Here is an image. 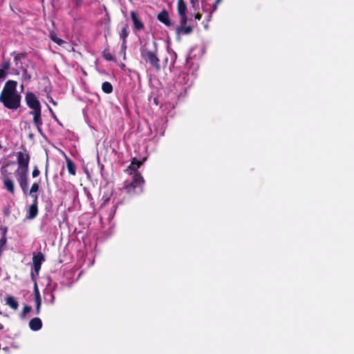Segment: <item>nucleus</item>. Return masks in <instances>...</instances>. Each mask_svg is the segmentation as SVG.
I'll use <instances>...</instances> for the list:
<instances>
[{
	"mask_svg": "<svg viewBox=\"0 0 354 354\" xmlns=\"http://www.w3.org/2000/svg\"><path fill=\"white\" fill-rule=\"evenodd\" d=\"M154 48L149 49L147 44L141 46L140 47V56L142 59L146 62L149 63L151 67L156 69V71H160V59L157 56V46L156 43L154 41Z\"/></svg>",
	"mask_w": 354,
	"mask_h": 354,
	"instance_id": "obj_2",
	"label": "nucleus"
},
{
	"mask_svg": "<svg viewBox=\"0 0 354 354\" xmlns=\"http://www.w3.org/2000/svg\"><path fill=\"white\" fill-rule=\"evenodd\" d=\"M12 54H15L14 61L15 62L16 66L19 64V62H20L21 59H24L27 56L26 53H16V52H13Z\"/></svg>",
	"mask_w": 354,
	"mask_h": 354,
	"instance_id": "obj_23",
	"label": "nucleus"
},
{
	"mask_svg": "<svg viewBox=\"0 0 354 354\" xmlns=\"http://www.w3.org/2000/svg\"><path fill=\"white\" fill-rule=\"evenodd\" d=\"M3 187L11 194L14 195L15 189L13 180L8 176H5L3 178Z\"/></svg>",
	"mask_w": 354,
	"mask_h": 354,
	"instance_id": "obj_12",
	"label": "nucleus"
},
{
	"mask_svg": "<svg viewBox=\"0 0 354 354\" xmlns=\"http://www.w3.org/2000/svg\"><path fill=\"white\" fill-rule=\"evenodd\" d=\"M29 327L33 331L39 330L42 327V322L40 318L35 317L30 320Z\"/></svg>",
	"mask_w": 354,
	"mask_h": 354,
	"instance_id": "obj_13",
	"label": "nucleus"
},
{
	"mask_svg": "<svg viewBox=\"0 0 354 354\" xmlns=\"http://www.w3.org/2000/svg\"><path fill=\"white\" fill-rule=\"evenodd\" d=\"M102 89L104 93L109 94L113 91V86L110 82H104L102 83Z\"/></svg>",
	"mask_w": 354,
	"mask_h": 354,
	"instance_id": "obj_20",
	"label": "nucleus"
},
{
	"mask_svg": "<svg viewBox=\"0 0 354 354\" xmlns=\"http://www.w3.org/2000/svg\"><path fill=\"white\" fill-rule=\"evenodd\" d=\"M49 111H50V113H51L52 117H53L55 120H57V116L55 115V113L53 112V111L52 110V109H50V107H49Z\"/></svg>",
	"mask_w": 354,
	"mask_h": 354,
	"instance_id": "obj_36",
	"label": "nucleus"
},
{
	"mask_svg": "<svg viewBox=\"0 0 354 354\" xmlns=\"http://www.w3.org/2000/svg\"><path fill=\"white\" fill-rule=\"evenodd\" d=\"M202 17V15L200 13H197L195 15V19L200 20Z\"/></svg>",
	"mask_w": 354,
	"mask_h": 354,
	"instance_id": "obj_39",
	"label": "nucleus"
},
{
	"mask_svg": "<svg viewBox=\"0 0 354 354\" xmlns=\"http://www.w3.org/2000/svg\"><path fill=\"white\" fill-rule=\"evenodd\" d=\"M3 325L0 323V330L3 329Z\"/></svg>",
	"mask_w": 354,
	"mask_h": 354,
	"instance_id": "obj_43",
	"label": "nucleus"
},
{
	"mask_svg": "<svg viewBox=\"0 0 354 354\" xmlns=\"http://www.w3.org/2000/svg\"><path fill=\"white\" fill-rule=\"evenodd\" d=\"M102 55L103 57L107 61H115V57L112 55L110 50L108 48L103 50Z\"/></svg>",
	"mask_w": 354,
	"mask_h": 354,
	"instance_id": "obj_21",
	"label": "nucleus"
},
{
	"mask_svg": "<svg viewBox=\"0 0 354 354\" xmlns=\"http://www.w3.org/2000/svg\"><path fill=\"white\" fill-rule=\"evenodd\" d=\"M130 16L133 21V28L136 30H141L144 28L145 26L142 21L140 19L138 14L132 10L130 12Z\"/></svg>",
	"mask_w": 354,
	"mask_h": 354,
	"instance_id": "obj_10",
	"label": "nucleus"
},
{
	"mask_svg": "<svg viewBox=\"0 0 354 354\" xmlns=\"http://www.w3.org/2000/svg\"><path fill=\"white\" fill-rule=\"evenodd\" d=\"M187 6L184 1V0H178L177 2V12L178 15L180 17V24H187Z\"/></svg>",
	"mask_w": 354,
	"mask_h": 354,
	"instance_id": "obj_7",
	"label": "nucleus"
},
{
	"mask_svg": "<svg viewBox=\"0 0 354 354\" xmlns=\"http://www.w3.org/2000/svg\"><path fill=\"white\" fill-rule=\"evenodd\" d=\"M144 183L145 180L141 174L140 173H135L131 181H125L124 189L131 196L139 194L143 191Z\"/></svg>",
	"mask_w": 354,
	"mask_h": 354,
	"instance_id": "obj_3",
	"label": "nucleus"
},
{
	"mask_svg": "<svg viewBox=\"0 0 354 354\" xmlns=\"http://www.w3.org/2000/svg\"><path fill=\"white\" fill-rule=\"evenodd\" d=\"M128 28V25L125 24L120 32V37L124 42H127V38L129 36Z\"/></svg>",
	"mask_w": 354,
	"mask_h": 354,
	"instance_id": "obj_19",
	"label": "nucleus"
},
{
	"mask_svg": "<svg viewBox=\"0 0 354 354\" xmlns=\"http://www.w3.org/2000/svg\"><path fill=\"white\" fill-rule=\"evenodd\" d=\"M40 174V171L37 166L34 167L32 176L33 178H37Z\"/></svg>",
	"mask_w": 354,
	"mask_h": 354,
	"instance_id": "obj_28",
	"label": "nucleus"
},
{
	"mask_svg": "<svg viewBox=\"0 0 354 354\" xmlns=\"http://www.w3.org/2000/svg\"><path fill=\"white\" fill-rule=\"evenodd\" d=\"M145 160V159L144 158L142 161H140L136 158H133L132 160H131V162L130 165L128 167V169H130L131 171H134V174L135 173H139L138 171V169L143 163Z\"/></svg>",
	"mask_w": 354,
	"mask_h": 354,
	"instance_id": "obj_14",
	"label": "nucleus"
},
{
	"mask_svg": "<svg viewBox=\"0 0 354 354\" xmlns=\"http://www.w3.org/2000/svg\"><path fill=\"white\" fill-rule=\"evenodd\" d=\"M21 98L19 93L0 95V102L6 108L16 110L21 106Z\"/></svg>",
	"mask_w": 354,
	"mask_h": 354,
	"instance_id": "obj_4",
	"label": "nucleus"
},
{
	"mask_svg": "<svg viewBox=\"0 0 354 354\" xmlns=\"http://www.w3.org/2000/svg\"><path fill=\"white\" fill-rule=\"evenodd\" d=\"M45 176H46V178H47V177H48V164L46 165V167Z\"/></svg>",
	"mask_w": 354,
	"mask_h": 354,
	"instance_id": "obj_42",
	"label": "nucleus"
},
{
	"mask_svg": "<svg viewBox=\"0 0 354 354\" xmlns=\"http://www.w3.org/2000/svg\"><path fill=\"white\" fill-rule=\"evenodd\" d=\"M176 28V32L178 34L189 35L192 32V28L190 26H186V24H182Z\"/></svg>",
	"mask_w": 354,
	"mask_h": 354,
	"instance_id": "obj_16",
	"label": "nucleus"
},
{
	"mask_svg": "<svg viewBox=\"0 0 354 354\" xmlns=\"http://www.w3.org/2000/svg\"><path fill=\"white\" fill-rule=\"evenodd\" d=\"M66 167H67V169H68L69 174H71L72 176H75L76 175V167H75V163L71 158H69L68 157H66Z\"/></svg>",
	"mask_w": 354,
	"mask_h": 354,
	"instance_id": "obj_17",
	"label": "nucleus"
},
{
	"mask_svg": "<svg viewBox=\"0 0 354 354\" xmlns=\"http://www.w3.org/2000/svg\"><path fill=\"white\" fill-rule=\"evenodd\" d=\"M75 4L77 7L80 6L82 4V0H75Z\"/></svg>",
	"mask_w": 354,
	"mask_h": 354,
	"instance_id": "obj_41",
	"label": "nucleus"
},
{
	"mask_svg": "<svg viewBox=\"0 0 354 354\" xmlns=\"http://www.w3.org/2000/svg\"><path fill=\"white\" fill-rule=\"evenodd\" d=\"M30 275H31L32 280L35 281L34 287H33L34 296H35V297H41L40 296V293H39V288H38V286H37V281H36V277H35V274L32 272H31Z\"/></svg>",
	"mask_w": 354,
	"mask_h": 354,
	"instance_id": "obj_22",
	"label": "nucleus"
},
{
	"mask_svg": "<svg viewBox=\"0 0 354 354\" xmlns=\"http://www.w3.org/2000/svg\"><path fill=\"white\" fill-rule=\"evenodd\" d=\"M44 295L45 297H49V299H48L49 303H50L51 304H54V302H55V296H54V294L53 293L52 291L48 290H45V291L44 292Z\"/></svg>",
	"mask_w": 354,
	"mask_h": 354,
	"instance_id": "obj_25",
	"label": "nucleus"
},
{
	"mask_svg": "<svg viewBox=\"0 0 354 354\" xmlns=\"http://www.w3.org/2000/svg\"><path fill=\"white\" fill-rule=\"evenodd\" d=\"M221 1L222 0H216L215 1V3H214V4L213 6L212 12L215 11L217 9L218 6L221 2Z\"/></svg>",
	"mask_w": 354,
	"mask_h": 354,
	"instance_id": "obj_33",
	"label": "nucleus"
},
{
	"mask_svg": "<svg viewBox=\"0 0 354 354\" xmlns=\"http://www.w3.org/2000/svg\"><path fill=\"white\" fill-rule=\"evenodd\" d=\"M6 76V73L4 69H0V80L4 79Z\"/></svg>",
	"mask_w": 354,
	"mask_h": 354,
	"instance_id": "obj_34",
	"label": "nucleus"
},
{
	"mask_svg": "<svg viewBox=\"0 0 354 354\" xmlns=\"http://www.w3.org/2000/svg\"><path fill=\"white\" fill-rule=\"evenodd\" d=\"M32 310L31 306L25 305L23 308L21 317V318H24L26 316V314L30 313Z\"/></svg>",
	"mask_w": 354,
	"mask_h": 354,
	"instance_id": "obj_26",
	"label": "nucleus"
},
{
	"mask_svg": "<svg viewBox=\"0 0 354 354\" xmlns=\"http://www.w3.org/2000/svg\"><path fill=\"white\" fill-rule=\"evenodd\" d=\"M37 214H38V205L31 204L29 206V209L28 211V214L26 216V218L28 219H33L37 216Z\"/></svg>",
	"mask_w": 354,
	"mask_h": 354,
	"instance_id": "obj_15",
	"label": "nucleus"
},
{
	"mask_svg": "<svg viewBox=\"0 0 354 354\" xmlns=\"http://www.w3.org/2000/svg\"><path fill=\"white\" fill-rule=\"evenodd\" d=\"M157 19L166 26H170L171 25L169 13L165 9H163L158 14Z\"/></svg>",
	"mask_w": 354,
	"mask_h": 354,
	"instance_id": "obj_11",
	"label": "nucleus"
},
{
	"mask_svg": "<svg viewBox=\"0 0 354 354\" xmlns=\"http://www.w3.org/2000/svg\"><path fill=\"white\" fill-rule=\"evenodd\" d=\"M126 44H127V42L122 41V44L121 45V50L122 51H125L126 50V48H127Z\"/></svg>",
	"mask_w": 354,
	"mask_h": 354,
	"instance_id": "obj_35",
	"label": "nucleus"
},
{
	"mask_svg": "<svg viewBox=\"0 0 354 354\" xmlns=\"http://www.w3.org/2000/svg\"><path fill=\"white\" fill-rule=\"evenodd\" d=\"M40 308H41V306H36V308H35V313H36V315H39L40 313Z\"/></svg>",
	"mask_w": 354,
	"mask_h": 354,
	"instance_id": "obj_38",
	"label": "nucleus"
},
{
	"mask_svg": "<svg viewBox=\"0 0 354 354\" xmlns=\"http://www.w3.org/2000/svg\"><path fill=\"white\" fill-rule=\"evenodd\" d=\"M6 303L13 310H17L19 307V304L17 301L12 296L6 297Z\"/></svg>",
	"mask_w": 354,
	"mask_h": 354,
	"instance_id": "obj_18",
	"label": "nucleus"
},
{
	"mask_svg": "<svg viewBox=\"0 0 354 354\" xmlns=\"http://www.w3.org/2000/svg\"><path fill=\"white\" fill-rule=\"evenodd\" d=\"M23 75H24L25 78L28 80H30V78H31L30 75L28 74L27 69H26V68L23 70Z\"/></svg>",
	"mask_w": 354,
	"mask_h": 354,
	"instance_id": "obj_32",
	"label": "nucleus"
},
{
	"mask_svg": "<svg viewBox=\"0 0 354 354\" xmlns=\"http://www.w3.org/2000/svg\"><path fill=\"white\" fill-rule=\"evenodd\" d=\"M30 196L32 198V204L38 205V194H35L33 195Z\"/></svg>",
	"mask_w": 354,
	"mask_h": 354,
	"instance_id": "obj_29",
	"label": "nucleus"
},
{
	"mask_svg": "<svg viewBox=\"0 0 354 354\" xmlns=\"http://www.w3.org/2000/svg\"><path fill=\"white\" fill-rule=\"evenodd\" d=\"M17 162L18 167L15 170V175L17 177V183L22 190L24 195L28 194V176L29 171V162L30 160V156L26 149L24 148L21 151L16 153Z\"/></svg>",
	"mask_w": 354,
	"mask_h": 354,
	"instance_id": "obj_1",
	"label": "nucleus"
},
{
	"mask_svg": "<svg viewBox=\"0 0 354 354\" xmlns=\"http://www.w3.org/2000/svg\"><path fill=\"white\" fill-rule=\"evenodd\" d=\"M10 61L8 60L3 64L1 69H4V71H6V70H8L10 68Z\"/></svg>",
	"mask_w": 354,
	"mask_h": 354,
	"instance_id": "obj_30",
	"label": "nucleus"
},
{
	"mask_svg": "<svg viewBox=\"0 0 354 354\" xmlns=\"http://www.w3.org/2000/svg\"><path fill=\"white\" fill-rule=\"evenodd\" d=\"M49 102L50 103H52L54 106H57V103L55 101H54L53 99L51 97H50Z\"/></svg>",
	"mask_w": 354,
	"mask_h": 354,
	"instance_id": "obj_40",
	"label": "nucleus"
},
{
	"mask_svg": "<svg viewBox=\"0 0 354 354\" xmlns=\"http://www.w3.org/2000/svg\"><path fill=\"white\" fill-rule=\"evenodd\" d=\"M39 189V183L35 182L30 189H28V195H33L35 194H37Z\"/></svg>",
	"mask_w": 354,
	"mask_h": 354,
	"instance_id": "obj_24",
	"label": "nucleus"
},
{
	"mask_svg": "<svg viewBox=\"0 0 354 354\" xmlns=\"http://www.w3.org/2000/svg\"><path fill=\"white\" fill-rule=\"evenodd\" d=\"M17 82L14 80H8L6 82L0 95H11L17 93L16 91Z\"/></svg>",
	"mask_w": 354,
	"mask_h": 354,
	"instance_id": "obj_8",
	"label": "nucleus"
},
{
	"mask_svg": "<svg viewBox=\"0 0 354 354\" xmlns=\"http://www.w3.org/2000/svg\"><path fill=\"white\" fill-rule=\"evenodd\" d=\"M30 115H32L33 116V123L35 126L36 127L37 131L41 133L42 129L41 127L43 124V121L41 119V109H39L37 111H32L30 112Z\"/></svg>",
	"mask_w": 354,
	"mask_h": 354,
	"instance_id": "obj_9",
	"label": "nucleus"
},
{
	"mask_svg": "<svg viewBox=\"0 0 354 354\" xmlns=\"http://www.w3.org/2000/svg\"><path fill=\"white\" fill-rule=\"evenodd\" d=\"M49 111H50V113H51L52 117H53L55 120H57V116L55 115V113L53 112V111L52 110V109H50V107H49Z\"/></svg>",
	"mask_w": 354,
	"mask_h": 354,
	"instance_id": "obj_37",
	"label": "nucleus"
},
{
	"mask_svg": "<svg viewBox=\"0 0 354 354\" xmlns=\"http://www.w3.org/2000/svg\"><path fill=\"white\" fill-rule=\"evenodd\" d=\"M35 306H41V297H35Z\"/></svg>",
	"mask_w": 354,
	"mask_h": 354,
	"instance_id": "obj_31",
	"label": "nucleus"
},
{
	"mask_svg": "<svg viewBox=\"0 0 354 354\" xmlns=\"http://www.w3.org/2000/svg\"><path fill=\"white\" fill-rule=\"evenodd\" d=\"M25 100L27 106L32 109V111H37L41 109V104L36 97V95L32 92H28L25 96Z\"/></svg>",
	"mask_w": 354,
	"mask_h": 354,
	"instance_id": "obj_5",
	"label": "nucleus"
},
{
	"mask_svg": "<svg viewBox=\"0 0 354 354\" xmlns=\"http://www.w3.org/2000/svg\"><path fill=\"white\" fill-rule=\"evenodd\" d=\"M51 39H52L55 43H56L57 44H58V45H59V46H61V45H62L64 43H65V41H64L63 39H60V38L57 37V36H55V35H51Z\"/></svg>",
	"mask_w": 354,
	"mask_h": 354,
	"instance_id": "obj_27",
	"label": "nucleus"
},
{
	"mask_svg": "<svg viewBox=\"0 0 354 354\" xmlns=\"http://www.w3.org/2000/svg\"><path fill=\"white\" fill-rule=\"evenodd\" d=\"M45 261L44 255L41 252H38L32 257V270L35 272V277L39 275L42 263Z\"/></svg>",
	"mask_w": 354,
	"mask_h": 354,
	"instance_id": "obj_6",
	"label": "nucleus"
}]
</instances>
